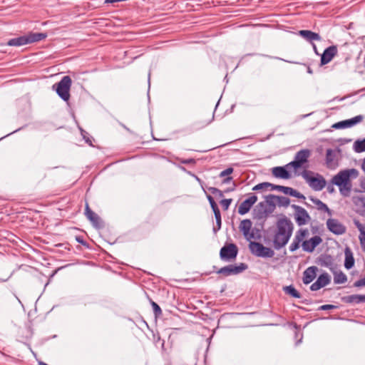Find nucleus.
I'll list each match as a JSON object with an SVG mask.
<instances>
[{
	"label": "nucleus",
	"instance_id": "obj_15",
	"mask_svg": "<svg viewBox=\"0 0 365 365\" xmlns=\"http://www.w3.org/2000/svg\"><path fill=\"white\" fill-rule=\"evenodd\" d=\"M322 242V237L320 236L316 235L308 240L303 241L302 243V247L305 252H312L314 249Z\"/></svg>",
	"mask_w": 365,
	"mask_h": 365
},
{
	"label": "nucleus",
	"instance_id": "obj_3",
	"mask_svg": "<svg viewBox=\"0 0 365 365\" xmlns=\"http://www.w3.org/2000/svg\"><path fill=\"white\" fill-rule=\"evenodd\" d=\"M46 36L47 34L46 33L30 32L26 35L21 36L9 40L7 42V45L9 46H21L34 42L40 41L46 38Z\"/></svg>",
	"mask_w": 365,
	"mask_h": 365
},
{
	"label": "nucleus",
	"instance_id": "obj_59",
	"mask_svg": "<svg viewBox=\"0 0 365 365\" xmlns=\"http://www.w3.org/2000/svg\"><path fill=\"white\" fill-rule=\"evenodd\" d=\"M307 72H308L309 73H310V74H312V73H313V71H312V70L311 69V68H310V67H308V68H307Z\"/></svg>",
	"mask_w": 365,
	"mask_h": 365
},
{
	"label": "nucleus",
	"instance_id": "obj_2",
	"mask_svg": "<svg viewBox=\"0 0 365 365\" xmlns=\"http://www.w3.org/2000/svg\"><path fill=\"white\" fill-rule=\"evenodd\" d=\"M358 175L359 172L355 168L341 170L333 177L331 180L332 185L338 186L341 194L347 196L351 191L349 178H356Z\"/></svg>",
	"mask_w": 365,
	"mask_h": 365
},
{
	"label": "nucleus",
	"instance_id": "obj_61",
	"mask_svg": "<svg viewBox=\"0 0 365 365\" xmlns=\"http://www.w3.org/2000/svg\"><path fill=\"white\" fill-rule=\"evenodd\" d=\"M364 37H365V36H364Z\"/></svg>",
	"mask_w": 365,
	"mask_h": 365
},
{
	"label": "nucleus",
	"instance_id": "obj_32",
	"mask_svg": "<svg viewBox=\"0 0 365 365\" xmlns=\"http://www.w3.org/2000/svg\"><path fill=\"white\" fill-rule=\"evenodd\" d=\"M309 235V232L307 229H299L298 231H297L294 238L297 240L299 242H302L304 240V239Z\"/></svg>",
	"mask_w": 365,
	"mask_h": 365
},
{
	"label": "nucleus",
	"instance_id": "obj_35",
	"mask_svg": "<svg viewBox=\"0 0 365 365\" xmlns=\"http://www.w3.org/2000/svg\"><path fill=\"white\" fill-rule=\"evenodd\" d=\"M207 199L209 201V203L214 212V215L220 213V211L214 198L210 195H207Z\"/></svg>",
	"mask_w": 365,
	"mask_h": 365
},
{
	"label": "nucleus",
	"instance_id": "obj_22",
	"mask_svg": "<svg viewBox=\"0 0 365 365\" xmlns=\"http://www.w3.org/2000/svg\"><path fill=\"white\" fill-rule=\"evenodd\" d=\"M290 167L285 166H277L274 167L272 169V175L277 178L281 179H289L291 178V174L288 171V168Z\"/></svg>",
	"mask_w": 365,
	"mask_h": 365
},
{
	"label": "nucleus",
	"instance_id": "obj_19",
	"mask_svg": "<svg viewBox=\"0 0 365 365\" xmlns=\"http://www.w3.org/2000/svg\"><path fill=\"white\" fill-rule=\"evenodd\" d=\"M252 225V222L249 219L242 220L240 225V231L242 232L245 237H246L248 240L255 237L254 233L250 232Z\"/></svg>",
	"mask_w": 365,
	"mask_h": 365
},
{
	"label": "nucleus",
	"instance_id": "obj_36",
	"mask_svg": "<svg viewBox=\"0 0 365 365\" xmlns=\"http://www.w3.org/2000/svg\"><path fill=\"white\" fill-rule=\"evenodd\" d=\"M271 183L267 182H264L259 183L253 187L252 190L254 191H258L264 189H270Z\"/></svg>",
	"mask_w": 365,
	"mask_h": 365
},
{
	"label": "nucleus",
	"instance_id": "obj_40",
	"mask_svg": "<svg viewBox=\"0 0 365 365\" xmlns=\"http://www.w3.org/2000/svg\"><path fill=\"white\" fill-rule=\"evenodd\" d=\"M300 242H299L297 240H296L294 237L293 239L292 242L289 245V250L290 252H294L297 249H299L300 246Z\"/></svg>",
	"mask_w": 365,
	"mask_h": 365
},
{
	"label": "nucleus",
	"instance_id": "obj_48",
	"mask_svg": "<svg viewBox=\"0 0 365 365\" xmlns=\"http://www.w3.org/2000/svg\"><path fill=\"white\" fill-rule=\"evenodd\" d=\"M294 192V189L289 187H284L283 192L285 195H289L290 196H292L293 193Z\"/></svg>",
	"mask_w": 365,
	"mask_h": 365
},
{
	"label": "nucleus",
	"instance_id": "obj_1",
	"mask_svg": "<svg viewBox=\"0 0 365 365\" xmlns=\"http://www.w3.org/2000/svg\"><path fill=\"white\" fill-rule=\"evenodd\" d=\"M277 230L273 238L274 247L280 250L289 242L294 230V225L292 221L283 216L277 222Z\"/></svg>",
	"mask_w": 365,
	"mask_h": 365
},
{
	"label": "nucleus",
	"instance_id": "obj_52",
	"mask_svg": "<svg viewBox=\"0 0 365 365\" xmlns=\"http://www.w3.org/2000/svg\"><path fill=\"white\" fill-rule=\"evenodd\" d=\"M191 175L197 180V182H198L200 183L202 190L205 191V188L203 187V184H204L203 181L195 174H191Z\"/></svg>",
	"mask_w": 365,
	"mask_h": 365
},
{
	"label": "nucleus",
	"instance_id": "obj_14",
	"mask_svg": "<svg viewBox=\"0 0 365 365\" xmlns=\"http://www.w3.org/2000/svg\"><path fill=\"white\" fill-rule=\"evenodd\" d=\"M363 118V115H359L352 118L336 123L332 125V128L336 129L350 128L362 121Z\"/></svg>",
	"mask_w": 365,
	"mask_h": 365
},
{
	"label": "nucleus",
	"instance_id": "obj_53",
	"mask_svg": "<svg viewBox=\"0 0 365 365\" xmlns=\"http://www.w3.org/2000/svg\"><path fill=\"white\" fill-rule=\"evenodd\" d=\"M360 187L361 188V190L365 192V178L363 179L361 181V183H360Z\"/></svg>",
	"mask_w": 365,
	"mask_h": 365
},
{
	"label": "nucleus",
	"instance_id": "obj_30",
	"mask_svg": "<svg viewBox=\"0 0 365 365\" xmlns=\"http://www.w3.org/2000/svg\"><path fill=\"white\" fill-rule=\"evenodd\" d=\"M354 150L356 153L365 151V138L363 140H357L354 143Z\"/></svg>",
	"mask_w": 365,
	"mask_h": 365
},
{
	"label": "nucleus",
	"instance_id": "obj_57",
	"mask_svg": "<svg viewBox=\"0 0 365 365\" xmlns=\"http://www.w3.org/2000/svg\"><path fill=\"white\" fill-rule=\"evenodd\" d=\"M312 43V46H313L314 52L316 53V54L319 55L316 45L314 43Z\"/></svg>",
	"mask_w": 365,
	"mask_h": 365
},
{
	"label": "nucleus",
	"instance_id": "obj_8",
	"mask_svg": "<svg viewBox=\"0 0 365 365\" xmlns=\"http://www.w3.org/2000/svg\"><path fill=\"white\" fill-rule=\"evenodd\" d=\"M302 175L309 183V186L315 191H320L326 186L327 182L321 175H318V177H310L309 172L307 170L303 171Z\"/></svg>",
	"mask_w": 365,
	"mask_h": 365
},
{
	"label": "nucleus",
	"instance_id": "obj_18",
	"mask_svg": "<svg viewBox=\"0 0 365 365\" xmlns=\"http://www.w3.org/2000/svg\"><path fill=\"white\" fill-rule=\"evenodd\" d=\"M337 53V47L330 46L327 48L321 56V65L324 66L329 63Z\"/></svg>",
	"mask_w": 365,
	"mask_h": 365
},
{
	"label": "nucleus",
	"instance_id": "obj_28",
	"mask_svg": "<svg viewBox=\"0 0 365 365\" xmlns=\"http://www.w3.org/2000/svg\"><path fill=\"white\" fill-rule=\"evenodd\" d=\"M333 274L335 284H343L347 281L346 275L341 270L334 271Z\"/></svg>",
	"mask_w": 365,
	"mask_h": 365
},
{
	"label": "nucleus",
	"instance_id": "obj_25",
	"mask_svg": "<svg viewBox=\"0 0 365 365\" xmlns=\"http://www.w3.org/2000/svg\"><path fill=\"white\" fill-rule=\"evenodd\" d=\"M345 260L344 267L347 269H351L354 265V258L353 256L352 251L349 247H346L344 250Z\"/></svg>",
	"mask_w": 365,
	"mask_h": 365
},
{
	"label": "nucleus",
	"instance_id": "obj_47",
	"mask_svg": "<svg viewBox=\"0 0 365 365\" xmlns=\"http://www.w3.org/2000/svg\"><path fill=\"white\" fill-rule=\"evenodd\" d=\"M284 187L282 185H277L271 183L270 190H277L283 192Z\"/></svg>",
	"mask_w": 365,
	"mask_h": 365
},
{
	"label": "nucleus",
	"instance_id": "obj_38",
	"mask_svg": "<svg viewBox=\"0 0 365 365\" xmlns=\"http://www.w3.org/2000/svg\"><path fill=\"white\" fill-rule=\"evenodd\" d=\"M151 305H152V307H153V312H154V314L156 317H160V315H162L163 312H162V310L160 307V306L155 303V302H151Z\"/></svg>",
	"mask_w": 365,
	"mask_h": 365
},
{
	"label": "nucleus",
	"instance_id": "obj_24",
	"mask_svg": "<svg viewBox=\"0 0 365 365\" xmlns=\"http://www.w3.org/2000/svg\"><path fill=\"white\" fill-rule=\"evenodd\" d=\"M299 35L306 39L310 43H313L314 41H321L322 38L317 33L313 32L310 30H300Z\"/></svg>",
	"mask_w": 365,
	"mask_h": 365
},
{
	"label": "nucleus",
	"instance_id": "obj_5",
	"mask_svg": "<svg viewBox=\"0 0 365 365\" xmlns=\"http://www.w3.org/2000/svg\"><path fill=\"white\" fill-rule=\"evenodd\" d=\"M72 81L70 76H64L59 82L53 86L58 96L64 101H68L70 99V89Z\"/></svg>",
	"mask_w": 365,
	"mask_h": 365
},
{
	"label": "nucleus",
	"instance_id": "obj_41",
	"mask_svg": "<svg viewBox=\"0 0 365 365\" xmlns=\"http://www.w3.org/2000/svg\"><path fill=\"white\" fill-rule=\"evenodd\" d=\"M232 202V200L231 198L230 199H223L220 202V203L222 205L223 210H228Z\"/></svg>",
	"mask_w": 365,
	"mask_h": 365
},
{
	"label": "nucleus",
	"instance_id": "obj_27",
	"mask_svg": "<svg viewBox=\"0 0 365 365\" xmlns=\"http://www.w3.org/2000/svg\"><path fill=\"white\" fill-rule=\"evenodd\" d=\"M354 223L360 232L359 240L361 247L365 251V225L361 224L359 220H354Z\"/></svg>",
	"mask_w": 365,
	"mask_h": 365
},
{
	"label": "nucleus",
	"instance_id": "obj_29",
	"mask_svg": "<svg viewBox=\"0 0 365 365\" xmlns=\"http://www.w3.org/2000/svg\"><path fill=\"white\" fill-rule=\"evenodd\" d=\"M284 292L294 298H301L300 293L292 285L286 286L283 288Z\"/></svg>",
	"mask_w": 365,
	"mask_h": 365
},
{
	"label": "nucleus",
	"instance_id": "obj_55",
	"mask_svg": "<svg viewBox=\"0 0 365 365\" xmlns=\"http://www.w3.org/2000/svg\"><path fill=\"white\" fill-rule=\"evenodd\" d=\"M232 177L228 176L222 180V183H228L232 180Z\"/></svg>",
	"mask_w": 365,
	"mask_h": 365
},
{
	"label": "nucleus",
	"instance_id": "obj_37",
	"mask_svg": "<svg viewBox=\"0 0 365 365\" xmlns=\"http://www.w3.org/2000/svg\"><path fill=\"white\" fill-rule=\"evenodd\" d=\"M215 220H216V227H213V232L216 233L218 230L221 229L222 225V220H221V214H215Z\"/></svg>",
	"mask_w": 365,
	"mask_h": 365
},
{
	"label": "nucleus",
	"instance_id": "obj_49",
	"mask_svg": "<svg viewBox=\"0 0 365 365\" xmlns=\"http://www.w3.org/2000/svg\"><path fill=\"white\" fill-rule=\"evenodd\" d=\"M292 196L295 197L297 198H299V199L305 200L304 195L303 194L300 193L299 192H298L296 190H294V192Z\"/></svg>",
	"mask_w": 365,
	"mask_h": 365
},
{
	"label": "nucleus",
	"instance_id": "obj_17",
	"mask_svg": "<svg viewBox=\"0 0 365 365\" xmlns=\"http://www.w3.org/2000/svg\"><path fill=\"white\" fill-rule=\"evenodd\" d=\"M257 200V197L255 195H252L240 205L238 213L242 215L247 213Z\"/></svg>",
	"mask_w": 365,
	"mask_h": 365
},
{
	"label": "nucleus",
	"instance_id": "obj_7",
	"mask_svg": "<svg viewBox=\"0 0 365 365\" xmlns=\"http://www.w3.org/2000/svg\"><path fill=\"white\" fill-rule=\"evenodd\" d=\"M250 250L251 252L260 257H272L274 252L269 247H264L262 244L257 242H250Z\"/></svg>",
	"mask_w": 365,
	"mask_h": 365
},
{
	"label": "nucleus",
	"instance_id": "obj_6",
	"mask_svg": "<svg viewBox=\"0 0 365 365\" xmlns=\"http://www.w3.org/2000/svg\"><path fill=\"white\" fill-rule=\"evenodd\" d=\"M248 268V265L241 262L239 264H229L219 269L216 273L222 274L223 277L239 274Z\"/></svg>",
	"mask_w": 365,
	"mask_h": 365
},
{
	"label": "nucleus",
	"instance_id": "obj_11",
	"mask_svg": "<svg viewBox=\"0 0 365 365\" xmlns=\"http://www.w3.org/2000/svg\"><path fill=\"white\" fill-rule=\"evenodd\" d=\"M292 207L294 210V219L299 226L307 225L310 222L311 217L304 208L297 205H292Z\"/></svg>",
	"mask_w": 365,
	"mask_h": 365
},
{
	"label": "nucleus",
	"instance_id": "obj_31",
	"mask_svg": "<svg viewBox=\"0 0 365 365\" xmlns=\"http://www.w3.org/2000/svg\"><path fill=\"white\" fill-rule=\"evenodd\" d=\"M309 235V232L307 229H299L298 231H297L294 238L297 240L299 242H302L304 240V239Z\"/></svg>",
	"mask_w": 365,
	"mask_h": 365
},
{
	"label": "nucleus",
	"instance_id": "obj_9",
	"mask_svg": "<svg viewBox=\"0 0 365 365\" xmlns=\"http://www.w3.org/2000/svg\"><path fill=\"white\" fill-rule=\"evenodd\" d=\"M238 254V248L234 243H230L223 246L220 251V257L225 262L235 259Z\"/></svg>",
	"mask_w": 365,
	"mask_h": 365
},
{
	"label": "nucleus",
	"instance_id": "obj_51",
	"mask_svg": "<svg viewBox=\"0 0 365 365\" xmlns=\"http://www.w3.org/2000/svg\"><path fill=\"white\" fill-rule=\"evenodd\" d=\"M181 163L182 164H195V160L193 158H188L181 160Z\"/></svg>",
	"mask_w": 365,
	"mask_h": 365
},
{
	"label": "nucleus",
	"instance_id": "obj_26",
	"mask_svg": "<svg viewBox=\"0 0 365 365\" xmlns=\"http://www.w3.org/2000/svg\"><path fill=\"white\" fill-rule=\"evenodd\" d=\"M309 200L317 206V210L320 211H324L328 213L329 215H332V211L329 208V207L320 200L318 198L310 197Z\"/></svg>",
	"mask_w": 365,
	"mask_h": 365
},
{
	"label": "nucleus",
	"instance_id": "obj_16",
	"mask_svg": "<svg viewBox=\"0 0 365 365\" xmlns=\"http://www.w3.org/2000/svg\"><path fill=\"white\" fill-rule=\"evenodd\" d=\"M330 282L331 277L329 275V274L327 272H324L323 274H320L318 277L317 281L310 286V289L312 291H317L321 288L325 287L326 285L329 284Z\"/></svg>",
	"mask_w": 365,
	"mask_h": 365
},
{
	"label": "nucleus",
	"instance_id": "obj_54",
	"mask_svg": "<svg viewBox=\"0 0 365 365\" xmlns=\"http://www.w3.org/2000/svg\"><path fill=\"white\" fill-rule=\"evenodd\" d=\"M327 191L330 193L333 192L334 191V188L332 185H329L327 186Z\"/></svg>",
	"mask_w": 365,
	"mask_h": 365
},
{
	"label": "nucleus",
	"instance_id": "obj_60",
	"mask_svg": "<svg viewBox=\"0 0 365 365\" xmlns=\"http://www.w3.org/2000/svg\"><path fill=\"white\" fill-rule=\"evenodd\" d=\"M275 58H277V59H279V60H282L281 58L275 57Z\"/></svg>",
	"mask_w": 365,
	"mask_h": 365
},
{
	"label": "nucleus",
	"instance_id": "obj_45",
	"mask_svg": "<svg viewBox=\"0 0 365 365\" xmlns=\"http://www.w3.org/2000/svg\"><path fill=\"white\" fill-rule=\"evenodd\" d=\"M81 135L83 136V138L85 140V141L89 144V145H92V141L87 136L88 134V133H86L85 130H83L82 128H81Z\"/></svg>",
	"mask_w": 365,
	"mask_h": 365
},
{
	"label": "nucleus",
	"instance_id": "obj_13",
	"mask_svg": "<svg viewBox=\"0 0 365 365\" xmlns=\"http://www.w3.org/2000/svg\"><path fill=\"white\" fill-rule=\"evenodd\" d=\"M85 215L95 227L101 228L103 227V222L100 217L90 208L87 202L85 207Z\"/></svg>",
	"mask_w": 365,
	"mask_h": 365
},
{
	"label": "nucleus",
	"instance_id": "obj_10",
	"mask_svg": "<svg viewBox=\"0 0 365 365\" xmlns=\"http://www.w3.org/2000/svg\"><path fill=\"white\" fill-rule=\"evenodd\" d=\"M311 155L309 149H302L298 151L294 156V160L286 165L287 167H292L298 169L302 166L304 163L308 162V159Z\"/></svg>",
	"mask_w": 365,
	"mask_h": 365
},
{
	"label": "nucleus",
	"instance_id": "obj_44",
	"mask_svg": "<svg viewBox=\"0 0 365 365\" xmlns=\"http://www.w3.org/2000/svg\"><path fill=\"white\" fill-rule=\"evenodd\" d=\"M76 240L81 244L82 245H83L84 247H86V248H89V245L88 242H86L84 240H83V237L82 236H76Z\"/></svg>",
	"mask_w": 365,
	"mask_h": 365
},
{
	"label": "nucleus",
	"instance_id": "obj_23",
	"mask_svg": "<svg viewBox=\"0 0 365 365\" xmlns=\"http://www.w3.org/2000/svg\"><path fill=\"white\" fill-rule=\"evenodd\" d=\"M317 267L315 266H312L308 267L303 273V283L304 284H308L311 283L317 275Z\"/></svg>",
	"mask_w": 365,
	"mask_h": 365
},
{
	"label": "nucleus",
	"instance_id": "obj_34",
	"mask_svg": "<svg viewBox=\"0 0 365 365\" xmlns=\"http://www.w3.org/2000/svg\"><path fill=\"white\" fill-rule=\"evenodd\" d=\"M207 199L209 201V203L214 212V215L220 213V211L214 198L210 195H207Z\"/></svg>",
	"mask_w": 365,
	"mask_h": 365
},
{
	"label": "nucleus",
	"instance_id": "obj_33",
	"mask_svg": "<svg viewBox=\"0 0 365 365\" xmlns=\"http://www.w3.org/2000/svg\"><path fill=\"white\" fill-rule=\"evenodd\" d=\"M277 204L279 207H287L290 204L289 198L284 197V196L277 195Z\"/></svg>",
	"mask_w": 365,
	"mask_h": 365
},
{
	"label": "nucleus",
	"instance_id": "obj_12",
	"mask_svg": "<svg viewBox=\"0 0 365 365\" xmlns=\"http://www.w3.org/2000/svg\"><path fill=\"white\" fill-rule=\"evenodd\" d=\"M327 227L329 231L336 235H343L346 231L345 225L341 223L337 219H328L327 220Z\"/></svg>",
	"mask_w": 365,
	"mask_h": 365
},
{
	"label": "nucleus",
	"instance_id": "obj_42",
	"mask_svg": "<svg viewBox=\"0 0 365 365\" xmlns=\"http://www.w3.org/2000/svg\"><path fill=\"white\" fill-rule=\"evenodd\" d=\"M233 171H234V170H233V168H227V169H225V170H222V171L220 173L219 176H220V178L225 177V176H227V175H229L232 174V173H233Z\"/></svg>",
	"mask_w": 365,
	"mask_h": 365
},
{
	"label": "nucleus",
	"instance_id": "obj_39",
	"mask_svg": "<svg viewBox=\"0 0 365 365\" xmlns=\"http://www.w3.org/2000/svg\"><path fill=\"white\" fill-rule=\"evenodd\" d=\"M207 189L212 194L217 195L220 198H222L224 196L223 192L217 187H209Z\"/></svg>",
	"mask_w": 365,
	"mask_h": 365
},
{
	"label": "nucleus",
	"instance_id": "obj_21",
	"mask_svg": "<svg viewBox=\"0 0 365 365\" xmlns=\"http://www.w3.org/2000/svg\"><path fill=\"white\" fill-rule=\"evenodd\" d=\"M326 165L329 169H335L338 166L336 153L331 148L327 150Z\"/></svg>",
	"mask_w": 365,
	"mask_h": 365
},
{
	"label": "nucleus",
	"instance_id": "obj_58",
	"mask_svg": "<svg viewBox=\"0 0 365 365\" xmlns=\"http://www.w3.org/2000/svg\"><path fill=\"white\" fill-rule=\"evenodd\" d=\"M361 169L365 172V158L363 160V162L361 164Z\"/></svg>",
	"mask_w": 365,
	"mask_h": 365
},
{
	"label": "nucleus",
	"instance_id": "obj_50",
	"mask_svg": "<svg viewBox=\"0 0 365 365\" xmlns=\"http://www.w3.org/2000/svg\"><path fill=\"white\" fill-rule=\"evenodd\" d=\"M358 205H361L365 212V197L358 198Z\"/></svg>",
	"mask_w": 365,
	"mask_h": 365
},
{
	"label": "nucleus",
	"instance_id": "obj_4",
	"mask_svg": "<svg viewBox=\"0 0 365 365\" xmlns=\"http://www.w3.org/2000/svg\"><path fill=\"white\" fill-rule=\"evenodd\" d=\"M277 195H268L265 197V202H261L257 205L261 209L257 210V217L259 219L267 217L269 214L272 213L276 207Z\"/></svg>",
	"mask_w": 365,
	"mask_h": 365
},
{
	"label": "nucleus",
	"instance_id": "obj_20",
	"mask_svg": "<svg viewBox=\"0 0 365 365\" xmlns=\"http://www.w3.org/2000/svg\"><path fill=\"white\" fill-rule=\"evenodd\" d=\"M341 301L345 304H359L365 303V294H351L344 296Z\"/></svg>",
	"mask_w": 365,
	"mask_h": 365
},
{
	"label": "nucleus",
	"instance_id": "obj_43",
	"mask_svg": "<svg viewBox=\"0 0 365 365\" xmlns=\"http://www.w3.org/2000/svg\"><path fill=\"white\" fill-rule=\"evenodd\" d=\"M337 307L333 304H324L318 308V310H331L336 309Z\"/></svg>",
	"mask_w": 365,
	"mask_h": 365
},
{
	"label": "nucleus",
	"instance_id": "obj_46",
	"mask_svg": "<svg viewBox=\"0 0 365 365\" xmlns=\"http://www.w3.org/2000/svg\"><path fill=\"white\" fill-rule=\"evenodd\" d=\"M365 286V277L364 278L359 279V280H356L354 283V287H361Z\"/></svg>",
	"mask_w": 365,
	"mask_h": 365
},
{
	"label": "nucleus",
	"instance_id": "obj_56",
	"mask_svg": "<svg viewBox=\"0 0 365 365\" xmlns=\"http://www.w3.org/2000/svg\"><path fill=\"white\" fill-rule=\"evenodd\" d=\"M235 190V184L233 183V187H231V188H227V190H225V192H228L234 191Z\"/></svg>",
	"mask_w": 365,
	"mask_h": 365
}]
</instances>
